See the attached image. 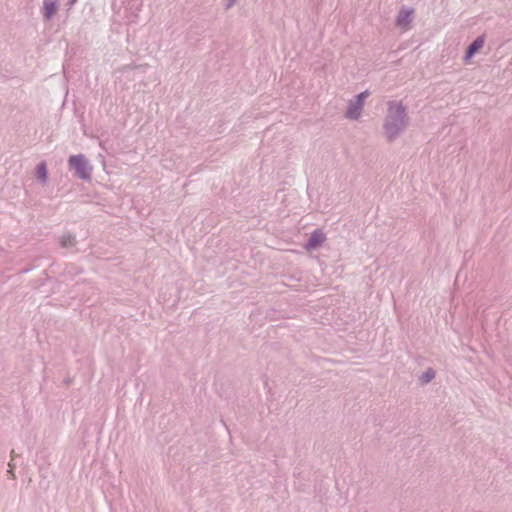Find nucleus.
<instances>
[{"mask_svg": "<svg viewBox=\"0 0 512 512\" xmlns=\"http://www.w3.org/2000/svg\"><path fill=\"white\" fill-rule=\"evenodd\" d=\"M36 176L39 180L45 182L47 179V168L45 163H40L36 166Z\"/></svg>", "mask_w": 512, "mask_h": 512, "instance_id": "nucleus-8", "label": "nucleus"}, {"mask_svg": "<svg viewBox=\"0 0 512 512\" xmlns=\"http://www.w3.org/2000/svg\"><path fill=\"white\" fill-rule=\"evenodd\" d=\"M434 377L433 370L429 369L426 371V373L423 374V382L428 383L430 380Z\"/></svg>", "mask_w": 512, "mask_h": 512, "instance_id": "nucleus-10", "label": "nucleus"}, {"mask_svg": "<svg viewBox=\"0 0 512 512\" xmlns=\"http://www.w3.org/2000/svg\"><path fill=\"white\" fill-rule=\"evenodd\" d=\"M412 16V9H403L399 12V15L397 16L396 24L400 27L407 28L410 25Z\"/></svg>", "mask_w": 512, "mask_h": 512, "instance_id": "nucleus-4", "label": "nucleus"}, {"mask_svg": "<svg viewBox=\"0 0 512 512\" xmlns=\"http://www.w3.org/2000/svg\"><path fill=\"white\" fill-rule=\"evenodd\" d=\"M368 96L367 92L361 93L357 96L354 103H350L348 106L347 117L350 119H357L363 109V100Z\"/></svg>", "mask_w": 512, "mask_h": 512, "instance_id": "nucleus-3", "label": "nucleus"}, {"mask_svg": "<svg viewBox=\"0 0 512 512\" xmlns=\"http://www.w3.org/2000/svg\"><path fill=\"white\" fill-rule=\"evenodd\" d=\"M60 243L62 246H70L75 243V238L71 235H64L60 238Z\"/></svg>", "mask_w": 512, "mask_h": 512, "instance_id": "nucleus-9", "label": "nucleus"}, {"mask_svg": "<svg viewBox=\"0 0 512 512\" xmlns=\"http://www.w3.org/2000/svg\"><path fill=\"white\" fill-rule=\"evenodd\" d=\"M485 40L481 38V36L471 43L469 49L466 53V58H471L475 52L479 51V49L483 48Z\"/></svg>", "mask_w": 512, "mask_h": 512, "instance_id": "nucleus-7", "label": "nucleus"}, {"mask_svg": "<svg viewBox=\"0 0 512 512\" xmlns=\"http://www.w3.org/2000/svg\"><path fill=\"white\" fill-rule=\"evenodd\" d=\"M69 164L71 168L75 169L77 175L81 179L89 178L92 168L88 165L84 156H71L69 159Z\"/></svg>", "mask_w": 512, "mask_h": 512, "instance_id": "nucleus-2", "label": "nucleus"}, {"mask_svg": "<svg viewBox=\"0 0 512 512\" xmlns=\"http://www.w3.org/2000/svg\"><path fill=\"white\" fill-rule=\"evenodd\" d=\"M58 10V1L57 0H44V16L46 18H51L56 14Z\"/></svg>", "mask_w": 512, "mask_h": 512, "instance_id": "nucleus-6", "label": "nucleus"}, {"mask_svg": "<svg viewBox=\"0 0 512 512\" xmlns=\"http://www.w3.org/2000/svg\"><path fill=\"white\" fill-rule=\"evenodd\" d=\"M325 241V235L320 232V230H316L311 237L309 238L307 249L312 250L315 249V247L321 245Z\"/></svg>", "mask_w": 512, "mask_h": 512, "instance_id": "nucleus-5", "label": "nucleus"}, {"mask_svg": "<svg viewBox=\"0 0 512 512\" xmlns=\"http://www.w3.org/2000/svg\"><path fill=\"white\" fill-rule=\"evenodd\" d=\"M406 123L404 109L401 104H390L389 115L385 124L386 133L389 137L396 135L397 131L404 128Z\"/></svg>", "mask_w": 512, "mask_h": 512, "instance_id": "nucleus-1", "label": "nucleus"}, {"mask_svg": "<svg viewBox=\"0 0 512 512\" xmlns=\"http://www.w3.org/2000/svg\"><path fill=\"white\" fill-rule=\"evenodd\" d=\"M76 1H77V0H72L71 2H72V3H75Z\"/></svg>", "mask_w": 512, "mask_h": 512, "instance_id": "nucleus-11", "label": "nucleus"}]
</instances>
